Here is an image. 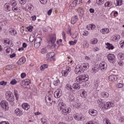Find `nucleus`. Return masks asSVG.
Segmentation results:
<instances>
[{"mask_svg": "<svg viewBox=\"0 0 124 124\" xmlns=\"http://www.w3.org/2000/svg\"><path fill=\"white\" fill-rule=\"evenodd\" d=\"M90 67V64L88 63H83L80 65L77 66V67L75 68V72L76 74L79 75L82 72H84L85 70H88Z\"/></svg>", "mask_w": 124, "mask_h": 124, "instance_id": "1", "label": "nucleus"}, {"mask_svg": "<svg viewBox=\"0 0 124 124\" xmlns=\"http://www.w3.org/2000/svg\"><path fill=\"white\" fill-rule=\"evenodd\" d=\"M77 81L80 84L83 83V82H87L89 80V76L85 74L81 75L77 77Z\"/></svg>", "mask_w": 124, "mask_h": 124, "instance_id": "2", "label": "nucleus"}, {"mask_svg": "<svg viewBox=\"0 0 124 124\" xmlns=\"http://www.w3.org/2000/svg\"><path fill=\"white\" fill-rule=\"evenodd\" d=\"M56 35H54L50 38L49 40L48 41V46L51 49H54L56 47V44H55V42H56Z\"/></svg>", "mask_w": 124, "mask_h": 124, "instance_id": "3", "label": "nucleus"}, {"mask_svg": "<svg viewBox=\"0 0 124 124\" xmlns=\"http://www.w3.org/2000/svg\"><path fill=\"white\" fill-rule=\"evenodd\" d=\"M6 95V99L9 101L10 102H13L14 100H15V98H14V95L13 93H11L10 92H7L5 94Z\"/></svg>", "mask_w": 124, "mask_h": 124, "instance_id": "4", "label": "nucleus"}, {"mask_svg": "<svg viewBox=\"0 0 124 124\" xmlns=\"http://www.w3.org/2000/svg\"><path fill=\"white\" fill-rule=\"evenodd\" d=\"M0 106L5 111L9 110V106H8V102L5 100H3L0 102Z\"/></svg>", "mask_w": 124, "mask_h": 124, "instance_id": "5", "label": "nucleus"}, {"mask_svg": "<svg viewBox=\"0 0 124 124\" xmlns=\"http://www.w3.org/2000/svg\"><path fill=\"white\" fill-rule=\"evenodd\" d=\"M115 105L112 102H107V103L104 104V106L102 107L103 109H109L111 107H114Z\"/></svg>", "mask_w": 124, "mask_h": 124, "instance_id": "6", "label": "nucleus"}, {"mask_svg": "<svg viewBox=\"0 0 124 124\" xmlns=\"http://www.w3.org/2000/svg\"><path fill=\"white\" fill-rule=\"evenodd\" d=\"M74 118L77 121H84L85 120V117L82 114L79 113H75L74 114Z\"/></svg>", "mask_w": 124, "mask_h": 124, "instance_id": "7", "label": "nucleus"}, {"mask_svg": "<svg viewBox=\"0 0 124 124\" xmlns=\"http://www.w3.org/2000/svg\"><path fill=\"white\" fill-rule=\"evenodd\" d=\"M107 58L109 62H111V63H115V62H116L115 60L116 57L114 54H109L108 55Z\"/></svg>", "mask_w": 124, "mask_h": 124, "instance_id": "8", "label": "nucleus"}, {"mask_svg": "<svg viewBox=\"0 0 124 124\" xmlns=\"http://www.w3.org/2000/svg\"><path fill=\"white\" fill-rule=\"evenodd\" d=\"M70 112H71V108L66 107L62 110V115H64V116H66L68 115V114H69Z\"/></svg>", "mask_w": 124, "mask_h": 124, "instance_id": "9", "label": "nucleus"}, {"mask_svg": "<svg viewBox=\"0 0 124 124\" xmlns=\"http://www.w3.org/2000/svg\"><path fill=\"white\" fill-rule=\"evenodd\" d=\"M55 57V53L54 52L48 53L46 55V59L49 62H52L53 61V57Z\"/></svg>", "mask_w": 124, "mask_h": 124, "instance_id": "10", "label": "nucleus"}, {"mask_svg": "<svg viewBox=\"0 0 124 124\" xmlns=\"http://www.w3.org/2000/svg\"><path fill=\"white\" fill-rule=\"evenodd\" d=\"M58 107L59 111H61L66 108V105L64 103L60 102L59 103Z\"/></svg>", "mask_w": 124, "mask_h": 124, "instance_id": "11", "label": "nucleus"}, {"mask_svg": "<svg viewBox=\"0 0 124 124\" xmlns=\"http://www.w3.org/2000/svg\"><path fill=\"white\" fill-rule=\"evenodd\" d=\"M61 96L62 92L61 91V90H56V91L54 92V97H55V98H59V97H61Z\"/></svg>", "mask_w": 124, "mask_h": 124, "instance_id": "12", "label": "nucleus"}, {"mask_svg": "<svg viewBox=\"0 0 124 124\" xmlns=\"http://www.w3.org/2000/svg\"><path fill=\"white\" fill-rule=\"evenodd\" d=\"M89 114L93 117H95V116H97V111L95 109H90L89 110Z\"/></svg>", "mask_w": 124, "mask_h": 124, "instance_id": "13", "label": "nucleus"}, {"mask_svg": "<svg viewBox=\"0 0 124 124\" xmlns=\"http://www.w3.org/2000/svg\"><path fill=\"white\" fill-rule=\"evenodd\" d=\"M100 69L102 71H105L107 69V65L105 62H102L100 64Z\"/></svg>", "mask_w": 124, "mask_h": 124, "instance_id": "14", "label": "nucleus"}, {"mask_svg": "<svg viewBox=\"0 0 124 124\" xmlns=\"http://www.w3.org/2000/svg\"><path fill=\"white\" fill-rule=\"evenodd\" d=\"M9 33L11 35H14V36L17 35V31L13 28L9 29Z\"/></svg>", "mask_w": 124, "mask_h": 124, "instance_id": "15", "label": "nucleus"}, {"mask_svg": "<svg viewBox=\"0 0 124 124\" xmlns=\"http://www.w3.org/2000/svg\"><path fill=\"white\" fill-rule=\"evenodd\" d=\"M101 96L102 98H108L109 97V93L107 92L101 93Z\"/></svg>", "mask_w": 124, "mask_h": 124, "instance_id": "16", "label": "nucleus"}, {"mask_svg": "<svg viewBox=\"0 0 124 124\" xmlns=\"http://www.w3.org/2000/svg\"><path fill=\"white\" fill-rule=\"evenodd\" d=\"M109 81H111V82H114V81H117V77L116 76H114L111 75L108 77Z\"/></svg>", "mask_w": 124, "mask_h": 124, "instance_id": "17", "label": "nucleus"}, {"mask_svg": "<svg viewBox=\"0 0 124 124\" xmlns=\"http://www.w3.org/2000/svg\"><path fill=\"white\" fill-rule=\"evenodd\" d=\"M24 84L25 86H27V87H26L27 89H31V86H30V84H31V81H30V79H25L24 80Z\"/></svg>", "mask_w": 124, "mask_h": 124, "instance_id": "18", "label": "nucleus"}, {"mask_svg": "<svg viewBox=\"0 0 124 124\" xmlns=\"http://www.w3.org/2000/svg\"><path fill=\"white\" fill-rule=\"evenodd\" d=\"M73 90H75V92L76 90L80 89V85L78 83H74L72 86Z\"/></svg>", "mask_w": 124, "mask_h": 124, "instance_id": "19", "label": "nucleus"}, {"mask_svg": "<svg viewBox=\"0 0 124 124\" xmlns=\"http://www.w3.org/2000/svg\"><path fill=\"white\" fill-rule=\"evenodd\" d=\"M4 7L6 9L7 11H10L11 10V5L9 3H6L4 5Z\"/></svg>", "mask_w": 124, "mask_h": 124, "instance_id": "20", "label": "nucleus"}, {"mask_svg": "<svg viewBox=\"0 0 124 124\" xmlns=\"http://www.w3.org/2000/svg\"><path fill=\"white\" fill-rule=\"evenodd\" d=\"M77 21H78V16H75L72 18L71 24L74 25V24L77 22Z\"/></svg>", "mask_w": 124, "mask_h": 124, "instance_id": "21", "label": "nucleus"}, {"mask_svg": "<svg viewBox=\"0 0 124 124\" xmlns=\"http://www.w3.org/2000/svg\"><path fill=\"white\" fill-rule=\"evenodd\" d=\"M81 96L83 98H86L87 97V96L88 95V93H87V92L85 91V90L82 89L81 90Z\"/></svg>", "mask_w": 124, "mask_h": 124, "instance_id": "22", "label": "nucleus"}, {"mask_svg": "<svg viewBox=\"0 0 124 124\" xmlns=\"http://www.w3.org/2000/svg\"><path fill=\"white\" fill-rule=\"evenodd\" d=\"M106 45H107V49H108V50H113L114 49V46L109 43H106Z\"/></svg>", "mask_w": 124, "mask_h": 124, "instance_id": "23", "label": "nucleus"}, {"mask_svg": "<svg viewBox=\"0 0 124 124\" xmlns=\"http://www.w3.org/2000/svg\"><path fill=\"white\" fill-rule=\"evenodd\" d=\"M15 113H16L17 116H18L19 117H20V116H21L22 114H23V112H22V110L20 109V108H16L15 110Z\"/></svg>", "mask_w": 124, "mask_h": 124, "instance_id": "24", "label": "nucleus"}, {"mask_svg": "<svg viewBox=\"0 0 124 124\" xmlns=\"http://www.w3.org/2000/svg\"><path fill=\"white\" fill-rule=\"evenodd\" d=\"M22 108H23L24 110H29V109L31 108V106H30L28 103H23L22 104Z\"/></svg>", "mask_w": 124, "mask_h": 124, "instance_id": "25", "label": "nucleus"}, {"mask_svg": "<svg viewBox=\"0 0 124 124\" xmlns=\"http://www.w3.org/2000/svg\"><path fill=\"white\" fill-rule=\"evenodd\" d=\"M66 89H67V90H68L69 91H71V92H72L73 93L75 92V90L73 89V87H72V86H71L70 84H66Z\"/></svg>", "mask_w": 124, "mask_h": 124, "instance_id": "26", "label": "nucleus"}, {"mask_svg": "<svg viewBox=\"0 0 124 124\" xmlns=\"http://www.w3.org/2000/svg\"><path fill=\"white\" fill-rule=\"evenodd\" d=\"M97 104H98L99 107H100L101 108H102V107L104 105V103H103V102L102 101V100H101V99L98 100L97 101Z\"/></svg>", "mask_w": 124, "mask_h": 124, "instance_id": "27", "label": "nucleus"}, {"mask_svg": "<svg viewBox=\"0 0 124 124\" xmlns=\"http://www.w3.org/2000/svg\"><path fill=\"white\" fill-rule=\"evenodd\" d=\"M10 4H11L12 7H15L17 6V2L15 0H11Z\"/></svg>", "mask_w": 124, "mask_h": 124, "instance_id": "28", "label": "nucleus"}, {"mask_svg": "<svg viewBox=\"0 0 124 124\" xmlns=\"http://www.w3.org/2000/svg\"><path fill=\"white\" fill-rule=\"evenodd\" d=\"M110 73L115 76V75H117V74H118V70L116 69H113L110 71Z\"/></svg>", "mask_w": 124, "mask_h": 124, "instance_id": "29", "label": "nucleus"}, {"mask_svg": "<svg viewBox=\"0 0 124 124\" xmlns=\"http://www.w3.org/2000/svg\"><path fill=\"white\" fill-rule=\"evenodd\" d=\"M12 10L14 12H19L20 11V8L19 7H12Z\"/></svg>", "mask_w": 124, "mask_h": 124, "instance_id": "30", "label": "nucleus"}, {"mask_svg": "<svg viewBox=\"0 0 124 124\" xmlns=\"http://www.w3.org/2000/svg\"><path fill=\"white\" fill-rule=\"evenodd\" d=\"M118 58L119 59V60H124V53H120L118 55Z\"/></svg>", "mask_w": 124, "mask_h": 124, "instance_id": "31", "label": "nucleus"}, {"mask_svg": "<svg viewBox=\"0 0 124 124\" xmlns=\"http://www.w3.org/2000/svg\"><path fill=\"white\" fill-rule=\"evenodd\" d=\"M98 41V40H97V39L94 38L93 39H92L90 41V44H96V43H97Z\"/></svg>", "mask_w": 124, "mask_h": 124, "instance_id": "32", "label": "nucleus"}, {"mask_svg": "<svg viewBox=\"0 0 124 124\" xmlns=\"http://www.w3.org/2000/svg\"><path fill=\"white\" fill-rule=\"evenodd\" d=\"M119 38H120V35H115L111 37V39L112 40H113V41H116V40H118Z\"/></svg>", "mask_w": 124, "mask_h": 124, "instance_id": "33", "label": "nucleus"}, {"mask_svg": "<svg viewBox=\"0 0 124 124\" xmlns=\"http://www.w3.org/2000/svg\"><path fill=\"white\" fill-rule=\"evenodd\" d=\"M46 68H48L47 64L41 65L40 67V70L43 71V70H44V69H46Z\"/></svg>", "mask_w": 124, "mask_h": 124, "instance_id": "34", "label": "nucleus"}, {"mask_svg": "<svg viewBox=\"0 0 124 124\" xmlns=\"http://www.w3.org/2000/svg\"><path fill=\"white\" fill-rule=\"evenodd\" d=\"M42 124H48V120L45 118H42L41 119Z\"/></svg>", "mask_w": 124, "mask_h": 124, "instance_id": "35", "label": "nucleus"}, {"mask_svg": "<svg viewBox=\"0 0 124 124\" xmlns=\"http://www.w3.org/2000/svg\"><path fill=\"white\" fill-rule=\"evenodd\" d=\"M15 96L16 100H18L19 99V93L17 90H15Z\"/></svg>", "mask_w": 124, "mask_h": 124, "instance_id": "36", "label": "nucleus"}, {"mask_svg": "<svg viewBox=\"0 0 124 124\" xmlns=\"http://www.w3.org/2000/svg\"><path fill=\"white\" fill-rule=\"evenodd\" d=\"M76 4L75 3V2L73 1V2L70 4V8L71 9H74L75 6H76Z\"/></svg>", "mask_w": 124, "mask_h": 124, "instance_id": "37", "label": "nucleus"}, {"mask_svg": "<svg viewBox=\"0 0 124 124\" xmlns=\"http://www.w3.org/2000/svg\"><path fill=\"white\" fill-rule=\"evenodd\" d=\"M99 71V68L96 67H94L92 69V73H94L95 74L96 72H97V71Z\"/></svg>", "mask_w": 124, "mask_h": 124, "instance_id": "38", "label": "nucleus"}, {"mask_svg": "<svg viewBox=\"0 0 124 124\" xmlns=\"http://www.w3.org/2000/svg\"><path fill=\"white\" fill-rule=\"evenodd\" d=\"M105 0H96V3L98 4V5H101V4H103L104 3Z\"/></svg>", "mask_w": 124, "mask_h": 124, "instance_id": "39", "label": "nucleus"}, {"mask_svg": "<svg viewBox=\"0 0 124 124\" xmlns=\"http://www.w3.org/2000/svg\"><path fill=\"white\" fill-rule=\"evenodd\" d=\"M41 40H42L41 37H39L35 39L34 42H35L36 43H40L41 42Z\"/></svg>", "mask_w": 124, "mask_h": 124, "instance_id": "40", "label": "nucleus"}, {"mask_svg": "<svg viewBox=\"0 0 124 124\" xmlns=\"http://www.w3.org/2000/svg\"><path fill=\"white\" fill-rule=\"evenodd\" d=\"M60 83H61V82L59 79H57L56 80L54 81L53 82L54 86H59V85H60Z\"/></svg>", "mask_w": 124, "mask_h": 124, "instance_id": "41", "label": "nucleus"}, {"mask_svg": "<svg viewBox=\"0 0 124 124\" xmlns=\"http://www.w3.org/2000/svg\"><path fill=\"white\" fill-rule=\"evenodd\" d=\"M68 73L66 70H64V71H62V74L63 75V76H64L65 77H66V76H67V75H68Z\"/></svg>", "mask_w": 124, "mask_h": 124, "instance_id": "42", "label": "nucleus"}, {"mask_svg": "<svg viewBox=\"0 0 124 124\" xmlns=\"http://www.w3.org/2000/svg\"><path fill=\"white\" fill-rule=\"evenodd\" d=\"M76 43H77V40H75L74 41H71L69 42V44L71 46L75 45Z\"/></svg>", "mask_w": 124, "mask_h": 124, "instance_id": "43", "label": "nucleus"}, {"mask_svg": "<svg viewBox=\"0 0 124 124\" xmlns=\"http://www.w3.org/2000/svg\"><path fill=\"white\" fill-rule=\"evenodd\" d=\"M34 46L36 48H39L40 43H36L35 42H34Z\"/></svg>", "mask_w": 124, "mask_h": 124, "instance_id": "44", "label": "nucleus"}, {"mask_svg": "<svg viewBox=\"0 0 124 124\" xmlns=\"http://www.w3.org/2000/svg\"><path fill=\"white\" fill-rule=\"evenodd\" d=\"M19 1L20 4L24 5V4H26V2H27V0H19Z\"/></svg>", "mask_w": 124, "mask_h": 124, "instance_id": "45", "label": "nucleus"}, {"mask_svg": "<svg viewBox=\"0 0 124 124\" xmlns=\"http://www.w3.org/2000/svg\"><path fill=\"white\" fill-rule=\"evenodd\" d=\"M45 100L46 102H47V101H51V98L49 96H46Z\"/></svg>", "mask_w": 124, "mask_h": 124, "instance_id": "46", "label": "nucleus"}, {"mask_svg": "<svg viewBox=\"0 0 124 124\" xmlns=\"http://www.w3.org/2000/svg\"><path fill=\"white\" fill-rule=\"evenodd\" d=\"M105 6H107L108 7H110V6L112 5V2L108 1L105 3Z\"/></svg>", "mask_w": 124, "mask_h": 124, "instance_id": "47", "label": "nucleus"}, {"mask_svg": "<svg viewBox=\"0 0 124 124\" xmlns=\"http://www.w3.org/2000/svg\"><path fill=\"white\" fill-rule=\"evenodd\" d=\"M116 1H117V5L118 6L122 5V4H123V0H116Z\"/></svg>", "mask_w": 124, "mask_h": 124, "instance_id": "48", "label": "nucleus"}, {"mask_svg": "<svg viewBox=\"0 0 124 124\" xmlns=\"http://www.w3.org/2000/svg\"><path fill=\"white\" fill-rule=\"evenodd\" d=\"M7 84V82H5L4 81H1L0 82V86H5Z\"/></svg>", "mask_w": 124, "mask_h": 124, "instance_id": "49", "label": "nucleus"}, {"mask_svg": "<svg viewBox=\"0 0 124 124\" xmlns=\"http://www.w3.org/2000/svg\"><path fill=\"white\" fill-rule=\"evenodd\" d=\"M10 84L11 85H16L17 84V80L16 79H13L11 82Z\"/></svg>", "mask_w": 124, "mask_h": 124, "instance_id": "50", "label": "nucleus"}, {"mask_svg": "<svg viewBox=\"0 0 124 124\" xmlns=\"http://www.w3.org/2000/svg\"><path fill=\"white\" fill-rule=\"evenodd\" d=\"M90 28L92 31H93V30H94V29H95V25H94V24H90L89 25V28Z\"/></svg>", "mask_w": 124, "mask_h": 124, "instance_id": "51", "label": "nucleus"}, {"mask_svg": "<svg viewBox=\"0 0 124 124\" xmlns=\"http://www.w3.org/2000/svg\"><path fill=\"white\" fill-rule=\"evenodd\" d=\"M7 24L6 21H2L0 22V26H5Z\"/></svg>", "mask_w": 124, "mask_h": 124, "instance_id": "52", "label": "nucleus"}, {"mask_svg": "<svg viewBox=\"0 0 124 124\" xmlns=\"http://www.w3.org/2000/svg\"><path fill=\"white\" fill-rule=\"evenodd\" d=\"M68 73H69L71 71V68L69 66H67L66 67V70H65Z\"/></svg>", "mask_w": 124, "mask_h": 124, "instance_id": "53", "label": "nucleus"}, {"mask_svg": "<svg viewBox=\"0 0 124 124\" xmlns=\"http://www.w3.org/2000/svg\"><path fill=\"white\" fill-rule=\"evenodd\" d=\"M20 61L22 63H25L26 62V59L25 58H22L19 59Z\"/></svg>", "mask_w": 124, "mask_h": 124, "instance_id": "54", "label": "nucleus"}, {"mask_svg": "<svg viewBox=\"0 0 124 124\" xmlns=\"http://www.w3.org/2000/svg\"><path fill=\"white\" fill-rule=\"evenodd\" d=\"M47 0H40V2L42 4H46L47 3Z\"/></svg>", "mask_w": 124, "mask_h": 124, "instance_id": "55", "label": "nucleus"}, {"mask_svg": "<svg viewBox=\"0 0 124 124\" xmlns=\"http://www.w3.org/2000/svg\"><path fill=\"white\" fill-rule=\"evenodd\" d=\"M28 9L32 11V10H33V6L32 5H28Z\"/></svg>", "mask_w": 124, "mask_h": 124, "instance_id": "56", "label": "nucleus"}, {"mask_svg": "<svg viewBox=\"0 0 124 124\" xmlns=\"http://www.w3.org/2000/svg\"><path fill=\"white\" fill-rule=\"evenodd\" d=\"M104 122L107 124H111V122H110V120H109L108 119H105Z\"/></svg>", "mask_w": 124, "mask_h": 124, "instance_id": "57", "label": "nucleus"}, {"mask_svg": "<svg viewBox=\"0 0 124 124\" xmlns=\"http://www.w3.org/2000/svg\"><path fill=\"white\" fill-rule=\"evenodd\" d=\"M69 100L71 102L74 101V100H75V98L74 96H71L69 97Z\"/></svg>", "mask_w": 124, "mask_h": 124, "instance_id": "58", "label": "nucleus"}, {"mask_svg": "<svg viewBox=\"0 0 124 124\" xmlns=\"http://www.w3.org/2000/svg\"><path fill=\"white\" fill-rule=\"evenodd\" d=\"M32 29H33V26H29L27 28V30L29 31H32Z\"/></svg>", "mask_w": 124, "mask_h": 124, "instance_id": "59", "label": "nucleus"}, {"mask_svg": "<svg viewBox=\"0 0 124 124\" xmlns=\"http://www.w3.org/2000/svg\"><path fill=\"white\" fill-rule=\"evenodd\" d=\"M72 117H70L69 118V117L67 116L66 118V121H67L68 122H71V121H72Z\"/></svg>", "mask_w": 124, "mask_h": 124, "instance_id": "60", "label": "nucleus"}, {"mask_svg": "<svg viewBox=\"0 0 124 124\" xmlns=\"http://www.w3.org/2000/svg\"><path fill=\"white\" fill-rule=\"evenodd\" d=\"M41 53L42 54H46V53H48V51H47V50L43 48L42 49Z\"/></svg>", "mask_w": 124, "mask_h": 124, "instance_id": "61", "label": "nucleus"}, {"mask_svg": "<svg viewBox=\"0 0 124 124\" xmlns=\"http://www.w3.org/2000/svg\"><path fill=\"white\" fill-rule=\"evenodd\" d=\"M74 2H75V3L77 5V4H80V3L81 2L80 0H74Z\"/></svg>", "mask_w": 124, "mask_h": 124, "instance_id": "62", "label": "nucleus"}, {"mask_svg": "<svg viewBox=\"0 0 124 124\" xmlns=\"http://www.w3.org/2000/svg\"><path fill=\"white\" fill-rule=\"evenodd\" d=\"M120 47H121V48H124V41H122L121 42H120Z\"/></svg>", "mask_w": 124, "mask_h": 124, "instance_id": "63", "label": "nucleus"}, {"mask_svg": "<svg viewBox=\"0 0 124 124\" xmlns=\"http://www.w3.org/2000/svg\"><path fill=\"white\" fill-rule=\"evenodd\" d=\"M0 124H10L9 123L6 121H2L0 122Z\"/></svg>", "mask_w": 124, "mask_h": 124, "instance_id": "64", "label": "nucleus"}]
</instances>
